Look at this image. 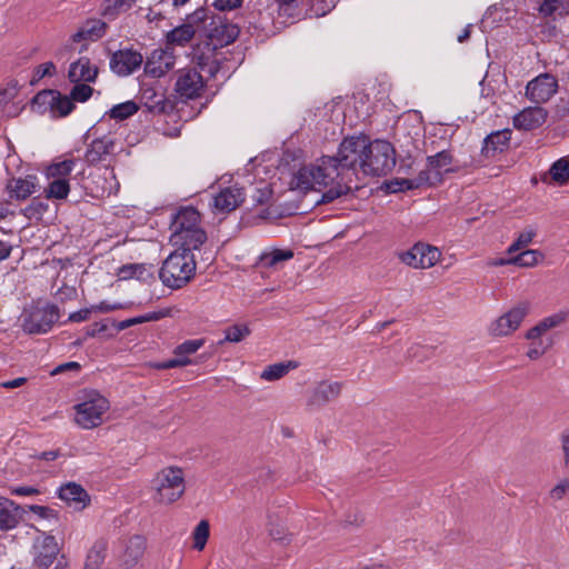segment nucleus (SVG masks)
I'll list each match as a JSON object with an SVG mask.
<instances>
[{
	"label": "nucleus",
	"mask_w": 569,
	"mask_h": 569,
	"mask_svg": "<svg viewBox=\"0 0 569 569\" xmlns=\"http://www.w3.org/2000/svg\"><path fill=\"white\" fill-rule=\"evenodd\" d=\"M369 147L367 136L345 138L335 156H322L310 164L293 172L290 189L299 192L317 191L321 196L316 204L331 203L348 194L358 169H362L366 149Z\"/></svg>",
	"instance_id": "1"
},
{
	"label": "nucleus",
	"mask_w": 569,
	"mask_h": 569,
	"mask_svg": "<svg viewBox=\"0 0 569 569\" xmlns=\"http://www.w3.org/2000/svg\"><path fill=\"white\" fill-rule=\"evenodd\" d=\"M174 56L170 48L153 50L144 61V78L157 79L152 82L144 81V112L161 114L172 106L166 97V84L161 80L173 68Z\"/></svg>",
	"instance_id": "2"
},
{
	"label": "nucleus",
	"mask_w": 569,
	"mask_h": 569,
	"mask_svg": "<svg viewBox=\"0 0 569 569\" xmlns=\"http://www.w3.org/2000/svg\"><path fill=\"white\" fill-rule=\"evenodd\" d=\"M194 254L188 249H177L162 262L159 279L163 287L178 290L186 287L196 276Z\"/></svg>",
	"instance_id": "3"
},
{
	"label": "nucleus",
	"mask_w": 569,
	"mask_h": 569,
	"mask_svg": "<svg viewBox=\"0 0 569 569\" xmlns=\"http://www.w3.org/2000/svg\"><path fill=\"white\" fill-rule=\"evenodd\" d=\"M151 500L158 506H170L184 495L186 479L183 469L169 466L159 470L150 481Z\"/></svg>",
	"instance_id": "4"
},
{
	"label": "nucleus",
	"mask_w": 569,
	"mask_h": 569,
	"mask_svg": "<svg viewBox=\"0 0 569 569\" xmlns=\"http://www.w3.org/2000/svg\"><path fill=\"white\" fill-rule=\"evenodd\" d=\"M396 166V151L392 144L386 140L369 139V147L366 149L361 171L366 176H387Z\"/></svg>",
	"instance_id": "5"
},
{
	"label": "nucleus",
	"mask_w": 569,
	"mask_h": 569,
	"mask_svg": "<svg viewBox=\"0 0 569 569\" xmlns=\"http://www.w3.org/2000/svg\"><path fill=\"white\" fill-rule=\"evenodd\" d=\"M60 318L59 308L52 303H36L23 309L21 328L28 335L49 332Z\"/></svg>",
	"instance_id": "6"
},
{
	"label": "nucleus",
	"mask_w": 569,
	"mask_h": 569,
	"mask_svg": "<svg viewBox=\"0 0 569 569\" xmlns=\"http://www.w3.org/2000/svg\"><path fill=\"white\" fill-rule=\"evenodd\" d=\"M109 409V401L98 392H90L87 398L74 406V422L82 429L100 426L103 415Z\"/></svg>",
	"instance_id": "7"
},
{
	"label": "nucleus",
	"mask_w": 569,
	"mask_h": 569,
	"mask_svg": "<svg viewBox=\"0 0 569 569\" xmlns=\"http://www.w3.org/2000/svg\"><path fill=\"white\" fill-rule=\"evenodd\" d=\"M184 23L201 39L220 38L219 23H221V20L208 8L200 7L196 9L186 17Z\"/></svg>",
	"instance_id": "8"
},
{
	"label": "nucleus",
	"mask_w": 569,
	"mask_h": 569,
	"mask_svg": "<svg viewBox=\"0 0 569 569\" xmlns=\"http://www.w3.org/2000/svg\"><path fill=\"white\" fill-rule=\"evenodd\" d=\"M529 312V303L520 302L495 319L488 328L489 335L496 338L512 335Z\"/></svg>",
	"instance_id": "9"
},
{
	"label": "nucleus",
	"mask_w": 569,
	"mask_h": 569,
	"mask_svg": "<svg viewBox=\"0 0 569 569\" xmlns=\"http://www.w3.org/2000/svg\"><path fill=\"white\" fill-rule=\"evenodd\" d=\"M441 252L437 247L418 242L408 251L399 253V259L405 264L415 269H428L440 259Z\"/></svg>",
	"instance_id": "10"
},
{
	"label": "nucleus",
	"mask_w": 569,
	"mask_h": 569,
	"mask_svg": "<svg viewBox=\"0 0 569 569\" xmlns=\"http://www.w3.org/2000/svg\"><path fill=\"white\" fill-rule=\"evenodd\" d=\"M558 88V79L549 72H543L527 83L525 96L536 104H542L557 93Z\"/></svg>",
	"instance_id": "11"
},
{
	"label": "nucleus",
	"mask_w": 569,
	"mask_h": 569,
	"mask_svg": "<svg viewBox=\"0 0 569 569\" xmlns=\"http://www.w3.org/2000/svg\"><path fill=\"white\" fill-rule=\"evenodd\" d=\"M203 345V339L187 340L174 348L172 359L163 362H150L149 367L154 369H170L189 366L192 363L190 356L196 353Z\"/></svg>",
	"instance_id": "12"
},
{
	"label": "nucleus",
	"mask_w": 569,
	"mask_h": 569,
	"mask_svg": "<svg viewBox=\"0 0 569 569\" xmlns=\"http://www.w3.org/2000/svg\"><path fill=\"white\" fill-rule=\"evenodd\" d=\"M204 88V81L201 73L194 69H182L178 73L176 81L177 92L187 99H193L200 96Z\"/></svg>",
	"instance_id": "13"
},
{
	"label": "nucleus",
	"mask_w": 569,
	"mask_h": 569,
	"mask_svg": "<svg viewBox=\"0 0 569 569\" xmlns=\"http://www.w3.org/2000/svg\"><path fill=\"white\" fill-rule=\"evenodd\" d=\"M548 118V110L539 104L527 107L516 113L512 118V124L517 130L531 131L540 128Z\"/></svg>",
	"instance_id": "14"
},
{
	"label": "nucleus",
	"mask_w": 569,
	"mask_h": 569,
	"mask_svg": "<svg viewBox=\"0 0 569 569\" xmlns=\"http://www.w3.org/2000/svg\"><path fill=\"white\" fill-rule=\"evenodd\" d=\"M58 553L59 547L53 536L39 538L33 545V566L39 569H48Z\"/></svg>",
	"instance_id": "15"
},
{
	"label": "nucleus",
	"mask_w": 569,
	"mask_h": 569,
	"mask_svg": "<svg viewBox=\"0 0 569 569\" xmlns=\"http://www.w3.org/2000/svg\"><path fill=\"white\" fill-rule=\"evenodd\" d=\"M36 103H47L51 111L59 117H66L72 112L74 104L70 96H63L54 90H46L39 92L34 97Z\"/></svg>",
	"instance_id": "16"
},
{
	"label": "nucleus",
	"mask_w": 569,
	"mask_h": 569,
	"mask_svg": "<svg viewBox=\"0 0 569 569\" xmlns=\"http://www.w3.org/2000/svg\"><path fill=\"white\" fill-rule=\"evenodd\" d=\"M142 63V56L132 50H119L110 59V69L118 76L132 73Z\"/></svg>",
	"instance_id": "17"
},
{
	"label": "nucleus",
	"mask_w": 569,
	"mask_h": 569,
	"mask_svg": "<svg viewBox=\"0 0 569 569\" xmlns=\"http://www.w3.org/2000/svg\"><path fill=\"white\" fill-rule=\"evenodd\" d=\"M341 392L340 382H320L311 392L307 406L309 408H319L339 397Z\"/></svg>",
	"instance_id": "18"
},
{
	"label": "nucleus",
	"mask_w": 569,
	"mask_h": 569,
	"mask_svg": "<svg viewBox=\"0 0 569 569\" xmlns=\"http://www.w3.org/2000/svg\"><path fill=\"white\" fill-rule=\"evenodd\" d=\"M113 150L114 142L112 138L104 136L94 139L86 150L84 160L90 166L98 164L106 161Z\"/></svg>",
	"instance_id": "19"
},
{
	"label": "nucleus",
	"mask_w": 569,
	"mask_h": 569,
	"mask_svg": "<svg viewBox=\"0 0 569 569\" xmlns=\"http://www.w3.org/2000/svg\"><path fill=\"white\" fill-rule=\"evenodd\" d=\"M244 201L241 188L228 187L213 197V208L220 212H231Z\"/></svg>",
	"instance_id": "20"
},
{
	"label": "nucleus",
	"mask_w": 569,
	"mask_h": 569,
	"mask_svg": "<svg viewBox=\"0 0 569 569\" xmlns=\"http://www.w3.org/2000/svg\"><path fill=\"white\" fill-rule=\"evenodd\" d=\"M200 227V213L192 207L179 210L172 221V238Z\"/></svg>",
	"instance_id": "21"
},
{
	"label": "nucleus",
	"mask_w": 569,
	"mask_h": 569,
	"mask_svg": "<svg viewBox=\"0 0 569 569\" xmlns=\"http://www.w3.org/2000/svg\"><path fill=\"white\" fill-rule=\"evenodd\" d=\"M59 498L76 510H82L90 501L87 491L76 482L61 486L58 491Z\"/></svg>",
	"instance_id": "22"
},
{
	"label": "nucleus",
	"mask_w": 569,
	"mask_h": 569,
	"mask_svg": "<svg viewBox=\"0 0 569 569\" xmlns=\"http://www.w3.org/2000/svg\"><path fill=\"white\" fill-rule=\"evenodd\" d=\"M98 76V68L92 66L87 57H81L72 62L68 70V79L72 83L94 82Z\"/></svg>",
	"instance_id": "23"
},
{
	"label": "nucleus",
	"mask_w": 569,
	"mask_h": 569,
	"mask_svg": "<svg viewBox=\"0 0 569 569\" xmlns=\"http://www.w3.org/2000/svg\"><path fill=\"white\" fill-rule=\"evenodd\" d=\"M21 520L20 507L9 498L0 496V530L9 531L18 527Z\"/></svg>",
	"instance_id": "24"
},
{
	"label": "nucleus",
	"mask_w": 569,
	"mask_h": 569,
	"mask_svg": "<svg viewBox=\"0 0 569 569\" xmlns=\"http://www.w3.org/2000/svg\"><path fill=\"white\" fill-rule=\"evenodd\" d=\"M107 24L97 19L86 21L80 29L72 34L73 42L97 41L106 33Z\"/></svg>",
	"instance_id": "25"
},
{
	"label": "nucleus",
	"mask_w": 569,
	"mask_h": 569,
	"mask_svg": "<svg viewBox=\"0 0 569 569\" xmlns=\"http://www.w3.org/2000/svg\"><path fill=\"white\" fill-rule=\"evenodd\" d=\"M510 139L511 131L509 129L490 133L483 141L482 153L488 158L493 157L497 152H502L508 148Z\"/></svg>",
	"instance_id": "26"
},
{
	"label": "nucleus",
	"mask_w": 569,
	"mask_h": 569,
	"mask_svg": "<svg viewBox=\"0 0 569 569\" xmlns=\"http://www.w3.org/2000/svg\"><path fill=\"white\" fill-rule=\"evenodd\" d=\"M8 188L11 197L17 200H26L38 190V178L36 176H27L12 179Z\"/></svg>",
	"instance_id": "27"
},
{
	"label": "nucleus",
	"mask_w": 569,
	"mask_h": 569,
	"mask_svg": "<svg viewBox=\"0 0 569 569\" xmlns=\"http://www.w3.org/2000/svg\"><path fill=\"white\" fill-rule=\"evenodd\" d=\"M291 249H271L263 251L258 259L257 264L264 269H278L284 261L293 258Z\"/></svg>",
	"instance_id": "28"
},
{
	"label": "nucleus",
	"mask_w": 569,
	"mask_h": 569,
	"mask_svg": "<svg viewBox=\"0 0 569 569\" xmlns=\"http://www.w3.org/2000/svg\"><path fill=\"white\" fill-rule=\"evenodd\" d=\"M173 240L176 244L180 246L179 249H188L192 252V250L200 249L207 241V233L201 227H198L183 233V236L174 237Z\"/></svg>",
	"instance_id": "29"
},
{
	"label": "nucleus",
	"mask_w": 569,
	"mask_h": 569,
	"mask_svg": "<svg viewBox=\"0 0 569 569\" xmlns=\"http://www.w3.org/2000/svg\"><path fill=\"white\" fill-rule=\"evenodd\" d=\"M76 167L74 159H62L52 162L46 169L47 179L69 180L71 172Z\"/></svg>",
	"instance_id": "30"
},
{
	"label": "nucleus",
	"mask_w": 569,
	"mask_h": 569,
	"mask_svg": "<svg viewBox=\"0 0 569 569\" xmlns=\"http://www.w3.org/2000/svg\"><path fill=\"white\" fill-rule=\"evenodd\" d=\"M197 37L184 22L166 34V41L168 46L186 47L191 40Z\"/></svg>",
	"instance_id": "31"
},
{
	"label": "nucleus",
	"mask_w": 569,
	"mask_h": 569,
	"mask_svg": "<svg viewBox=\"0 0 569 569\" xmlns=\"http://www.w3.org/2000/svg\"><path fill=\"white\" fill-rule=\"evenodd\" d=\"M452 161V154L448 150H441L427 158L428 168L435 171V179H440L441 171H449Z\"/></svg>",
	"instance_id": "32"
},
{
	"label": "nucleus",
	"mask_w": 569,
	"mask_h": 569,
	"mask_svg": "<svg viewBox=\"0 0 569 569\" xmlns=\"http://www.w3.org/2000/svg\"><path fill=\"white\" fill-rule=\"evenodd\" d=\"M298 367L296 361H286L270 365L261 372L260 378L266 381H276L284 377L290 370Z\"/></svg>",
	"instance_id": "33"
},
{
	"label": "nucleus",
	"mask_w": 569,
	"mask_h": 569,
	"mask_svg": "<svg viewBox=\"0 0 569 569\" xmlns=\"http://www.w3.org/2000/svg\"><path fill=\"white\" fill-rule=\"evenodd\" d=\"M137 0H104L101 6V14L112 20L120 13L127 12Z\"/></svg>",
	"instance_id": "34"
},
{
	"label": "nucleus",
	"mask_w": 569,
	"mask_h": 569,
	"mask_svg": "<svg viewBox=\"0 0 569 569\" xmlns=\"http://www.w3.org/2000/svg\"><path fill=\"white\" fill-rule=\"evenodd\" d=\"M48 186L44 189L47 199L63 200L70 192L69 180L48 179Z\"/></svg>",
	"instance_id": "35"
},
{
	"label": "nucleus",
	"mask_w": 569,
	"mask_h": 569,
	"mask_svg": "<svg viewBox=\"0 0 569 569\" xmlns=\"http://www.w3.org/2000/svg\"><path fill=\"white\" fill-rule=\"evenodd\" d=\"M106 557V545L102 541L96 542L86 557L83 569H99Z\"/></svg>",
	"instance_id": "36"
},
{
	"label": "nucleus",
	"mask_w": 569,
	"mask_h": 569,
	"mask_svg": "<svg viewBox=\"0 0 569 569\" xmlns=\"http://www.w3.org/2000/svg\"><path fill=\"white\" fill-rule=\"evenodd\" d=\"M140 109V106L134 101H126L113 106L108 112L111 119L126 120L129 117L136 114Z\"/></svg>",
	"instance_id": "37"
},
{
	"label": "nucleus",
	"mask_w": 569,
	"mask_h": 569,
	"mask_svg": "<svg viewBox=\"0 0 569 569\" xmlns=\"http://www.w3.org/2000/svg\"><path fill=\"white\" fill-rule=\"evenodd\" d=\"M549 174L556 183H567L569 181V160L560 158L555 161L549 169Z\"/></svg>",
	"instance_id": "38"
},
{
	"label": "nucleus",
	"mask_w": 569,
	"mask_h": 569,
	"mask_svg": "<svg viewBox=\"0 0 569 569\" xmlns=\"http://www.w3.org/2000/svg\"><path fill=\"white\" fill-rule=\"evenodd\" d=\"M542 258L543 256L540 251L528 249L515 257H511V261L515 266L530 268L537 266Z\"/></svg>",
	"instance_id": "39"
},
{
	"label": "nucleus",
	"mask_w": 569,
	"mask_h": 569,
	"mask_svg": "<svg viewBox=\"0 0 569 569\" xmlns=\"http://www.w3.org/2000/svg\"><path fill=\"white\" fill-rule=\"evenodd\" d=\"M210 535L208 520H201L192 531L193 548L201 551L204 549Z\"/></svg>",
	"instance_id": "40"
},
{
	"label": "nucleus",
	"mask_w": 569,
	"mask_h": 569,
	"mask_svg": "<svg viewBox=\"0 0 569 569\" xmlns=\"http://www.w3.org/2000/svg\"><path fill=\"white\" fill-rule=\"evenodd\" d=\"M536 234H537L536 228H533L531 226L526 227L518 234L517 239L510 244L507 252L509 254H511V253L527 247L532 241V239L536 237Z\"/></svg>",
	"instance_id": "41"
},
{
	"label": "nucleus",
	"mask_w": 569,
	"mask_h": 569,
	"mask_svg": "<svg viewBox=\"0 0 569 569\" xmlns=\"http://www.w3.org/2000/svg\"><path fill=\"white\" fill-rule=\"evenodd\" d=\"M548 499L551 503L569 499V479H560L548 492Z\"/></svg>",
	"instance_id": "42"
},
{
	"label": "nucleus",
	"mask_w": 569,
	"mask_h": 569,
	"mask_svg": "<svg viewBox=\"0 0 569 569\" xmlns=\"http://www.w3.org/2000/svg\"><path fill=\"white\" fill-rule=\"evenodd\" d=\"M250 335V329L247 325H233L224 330V339L219 342L222 345L228 342H240Z\"/></svg>",
	"instance_id": "43"
},
{
	"label": "nucleus",
	"mask_w": 569,
	"mask_h": 569,
	"mask_svg": "<svg viewBox=\"0 0 569 569\" xmlns=\"http://www.w3.org/2000/svg\"><path fill=\"white\" fill-rule=\"evenodd\" d=\"M90 82H78L70 91V98L77 102H86L93 93V89L89 86Z\"/></svg>",
	"instance_id": "44"
},
{
	"label": "nucleus",
	"mask_w": 569,
	"mask_h": 569,
	"mask_svg": "<svg viewBox=\"0 0 569 569\" xmlns=\"http://www.w3.org/2000/svg\"><path fill=\"white\" fill-rule=\"evenodd\" d=\"M565 321V316L561 313H556L543 318L538 325L541 327L542 331L546 333L548 330L553 329L560 326Z\"/></svg>",
	"instance_id": "45"
},
{
	"label": "nucleus",
	"mask_w": 569,
	"mask_h": 569,
	"mask_svg": "<svg viewBox=\"0 0 569 569\" xmlns=\"http://www.w3.org/2000/svg\"><path fill=\"white\" fill-rule=\"evenodd\" d=\"M144 284L150 288V300L160 299L164 296V289L159 286L158 280L153 276H150L149 279H144Z\"/></svg>",
	"instance_id": "46"
},
{
	"label": "nucleus",
	"mask_w": 569,
	"mask_h": 569,
	"mask_svg": "<svg viewBox=\"0 0 569 569\" xmlns=\"http://www.w3.org/2000/svg\"><path fill=\"white\" fill-rule=\"evenodd\" d=\"M243 0H213L212 6L220 11H230L240 8Z\"/></svg>",
	"instance_id": "47"
},
{
	"label": "nucleus",
	"mask_w": 569,
	"mask_h": 569,
	"mask_svg": "<svg viewBox=\"0 0 569 569\" xmlns=\"http://www.w3.org/2000/svg\"><path fill=\"white\" fill-rule=\"evenodd\" d=\"M561 450L563 455V467L569 470V428L560 435Z\"/></svg>",
	"instance_id": "48"
},
{
	"label": "nucleus",
	"mask_w": 569,
	"mask_h": 569,
	"mask_svg": "<svg viewBox=\"0 0 569 569\" xmlns=\"http://www.w3.org/2000/svg\"><path fill=\"white\" fill-rule=\"evenodd\" d=\"M29 509L32 513H34L43 519L57 517L56 510L52 508L46 507V506L32 505L29 507Z\"/></svg>",
	"instance_id": "49"
},
{
	"label": "nucleus",
	"mask_w": 569,
	"mask_h": 569,
	"mask_svg": "<svg viewBox=\"0 0 569 569\" xmlns=\"http://www.w3.org/2000/svg\"><path fill=\"white\" fill-rule=\"evenodd\" d=\"M10 493L14 496H36L40 493V490L33 486H14L11 487Z\"/></svg>",
	"instance_id": "50"
},
{
	"label": "nucleus",
	"mask_w": 569,
	"mask_h": 569,
	"mask_svg": "<svg viewBox=\"0 0 569 569\" xmlns=\"http://www.w3.org/2000/svg\"><path fill=\"white\" fill-rule=\"evenodd\" d=\"M124 306L120 302H109L107 300L92 306V310L97 312H110L113 310L122 309Z\"/></svg>",
	"instance_id": "51"
},
{
	"label": "nucleus",
	"mask_w": 569,
	"mask_h": 569,
	"mask_svg": "<svg viewBox=\"0 0 569 569\" xmlns=\"http://www.w3.org/2000/svg\"><path fill=\"white\" fill-rule=\"evenodd\" d=\"M171 311H172L171 308H161L157 311L144 312V322L158 321L164 317H169V316H171Z\"/></svg>",
	"instance_id": "52"
},
{
	"label": "nucleus",
	"mask_w": 569,
	"mask_h": 569,
	"mask_svg": "<svg viewBox=\"0 0 569 569\" xmlns=\"http://www.w3.org/2000/svg\"><path fill=\"white\" fill-rule=\"evenodd\" d=\"M547 350V347H542V343L533 342L527 351V357L530 360L539 359Z\"/></svg>",
	"instance_id": "53"
},
{
	"label": "nucleus",
	"mask_w": 569,
	"mask_h": 569,
	"mask_svg": "<svg viewBox=\"0 0 569 569\" xmlns=\"http://www.w3.org/2000/svg\"><path fill=\"white\" fill-rule=\"evenodd\" d=\"M560 4V0H545L540 6V12L546 16L553 14Z\"/></svg>",
	"instance_id": "54"
},
{
	"label": "nucleus",
	"mask_w": 569,
	"mask_h": 569,
	"mask_svg": "<svg viewBox=\"0 0 569 569\" xmlns=\"http://www.w3.org/2000/svg\"><path fill=\"white\" fill-rule=\"evenodd\" d=\"M137 323H142V315L137 316L134 318L127 319V320H122L120 322H113V325H116L113 330L121 331V330H124V329L129 328L130 326L137 325Z\"/></svg>",
	"instance_id": "55"
},
{
	"label": "nucleus",
	"mask_w": 569,
	"mask_h": 569,
	"mask_svg": "<svg viewBox=\"0 0 569 569\" xmlns=\"http://www.w3.org/2000/svg\"><path fill=\"white\" fill-rule=\"evenodd\" d=\"M92 311H93L92 308H86V309L78 310L76 312L70 313L69 320L71 322L86 321Z\"/></svg>",
	"instance_id": "56"
},
{
	"label": "nucleus",
	"mask_w": 569,
	"mask_h": 569,
	"mask_svg": "<svg viewBox=\"0 0 569 569\" xmlns=\"http://www.w3.org/2000/svg\"><path fill=\"white\" fill-rule=\"evenodd\" d=\"M56 71V66L53 64V62H46V63H42L40 64L37 70H36V74L38 78H43L46 76H52Z\"/></svg>",
	"instance_id": "57"
},
{
	"label": "nucleus",
	"mask_w": 569,
	"mask_h": 569,
	"mask_svg": "<svg viewBox=\"0 0 569 569\" xmlns=\"http://www.w3.org/2000/svg\"><path fill=\"white\" fill-rule=\"evenodd\" d=\"M431 169L422 170L419 172V174L415 178L416 182L419 183V187L422 184H433L435 183V177H431Z\"/></svg>",
	"instance_id": "58"
},
{
	"label": "nucleus",
	"mask_w": 569,
	"mask_h": 569,
	"mask_svg": "<svg viewBox=\"0 0 569 569\" xmlns=\"http://www.w3.org/2000/svg\"><path fill=\"white\" fill-rule=\"evenodd\" d=\"M270 536L272 537L273 540L280 541L281 543H288L290 541V537L283 530L280 529H271Z\"/></svg>",
	"instance_id": "59"
},
{
	"label": "nucleus",
	"mask_w": 569,
	"mask_h": 569,
	"mask_svg": "<svg viewBox=\"0 0 569 569\" xmlns=\"http://www.w3.org/2000/svg\"><path fill=\"white\" fill-rule=\"evenodd\" d=\"M26 381H27L26 378L19 377V378L12 379V380L4 381L1 383V386L6 389H16V388H19L22 385H24Z\"/></svg>",
	"instance_id": "60"
},
{
	"label": "nucleus",
	"mask_w": 569,
	"mask_h": 569,
	"mask_svg": "<svg viewBox=\"0 0 569 569\" xmlns=\"http://www.w3.org/2000/svg\"><path fill=\"white\" fill-rule=\"evenodd\" d=\"M542 335H545V332L542 331L541 327L537 323L535 327L530 328L526 332V338L528 340H536L539 337H541Z\"/></svg>",
	"instance_id": "61"
},
{
	"label": "nucleus",
	"mask_w": 569,
	"mask_h": 569,
	"mask_svg": "<svg viewBox=\"0 0 569 569\" xmlns=\"http://www.w3.org/2000/svg\"><path fill=\"white\" fill-rule=\"evenodd\" d=\"M70 369L79 370L80 365L78 362H67V363L60 365L52 371V375H58L60 372H63V371L70 370Z\"/></svg>",
	"instance_id": "62"
},
{
	"label": "nucleus",
	"mask_w": 569,
	"mask_h": 569,
	"mask_svg": "<svg viewBox=\"0 0 569 569\" xmlns=\"http://www.w3.org/2000/svg\"><path fill=\"white\" fill-rule=\"evenodd\" d=\"M139 269V266L138 264H130V266H124L120 269V277L121 279H128L130 277H132L133 272Z\"/></svg>",
	"instance_id": "63"
},
{
	"label": "nucleus",
	"mask_w": 569,
	"mask_h": 569,
	"mask_svg": "<svg viewBox=\"0 0 569 569\" xmlns=\"http://www.w3.org/2000/svg\"><path fill=\"white\" fill-rule=\"evenodd\" d=\"M12 247L6 242L0 240V261L6 260L11 253Z\"/></svg>",
	"instance_id": "64"
}]
</instances>
